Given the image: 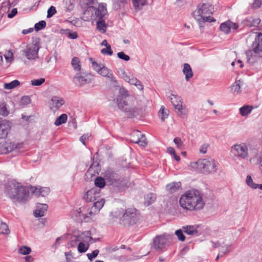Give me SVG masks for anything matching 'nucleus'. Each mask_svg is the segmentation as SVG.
<instances>
[{"label":"nucleus","mask_w":262,"mask_h":262,"mask_svg":"<svg viewBox=\"0 0 262 262\" xmlns=\"http://www.w3.org/2000/svg\"><path fill=\"white\" fill-rule=\"evenodd\" d=\"M10 232L7 225L3 222L0 223V234H8Z\"/></svg>","instance_id":"nucleus-41"},{"label":"nucleus","mask_w":262,"mask_h":262,"mask_svg":"<svg viewBox=\"0 0 262 262\" xmlns=\"http://www.w3.org/2000/svg\"><path fill=\"white\" fill-rule=\"evenodd\" d=\"M39 48V42H36L31 46L27 47L26 50L23 51V55L29 60L35 59L38 57Z\"/></svg>","instance_id":"nucleus-11"},{"label":"nucleus","mask_w":262,"mask_h":262,"mask_svg":"<svg viewBox=\"0 0 262 262\" xmlns=\"http://www.w3.org/2000/svg\"><path fill=\"white\" fill-rule=\"evenodd\" d=\"M84 233L81 234V235H75L71 237L70 241L69 243V245L71 247H74L77 245L78 244V243L81 241H84V242H88L87 239H84Z\"/></svg>","instance_id":"nucleus-22"},{"label":"nucleus","mask_w":262,"mask_h":262,"mask_svg":"<svg viewBox=\"0 0 262 262\" xmlns=\"http://www.w3.org/2000/svg\"><path fill=\"white\" fill-rule=\"evenodd\" d=\"M84 239H87L88 242H84V241H81L78 244L77 250L80 253H84L85 252L89 249L90 246V244L92 243L93 242V238L92 237L88 235H84Z\"/></svg>","instance_id":"nucleus-16"},{"label":"nucleus","mask_w":262,"mask_h":262,"mask_svg":"<svg viewBox=\"0 0 262 262\" xmlns=\"http://www.w3.org/2000/svg\"><path fill=\"white\" fill-rule=\"evenodd\" d=\"M247 184L253 189H256V184L253 183L252 178L250 176H248L246 178Z\"/></svg>","instance_id":"nucleus-51"},{"label":"nucleus","mask_w":262,"mask_h":262,"mask_svg":"<svg viewBox=\"0 0 262 262\" xmlns=\"http://www.w3.org/2000/svg\"><path fill=\"white\" fill-rule=\"evenodd\" d=\"M183 232H184V231L182 228L177 230L175 231V234L177 235L178 239L181 242L185 241L186 239V237L183 234Z\"/></svg>","instance_id":"nucleus-42"},{"label":"nucleus","mask_w":262,"mask_h":262,"mask_svg":"<svg viewBox=\"0 0 262 262\" xmlns=\"http://www.w3.org/2000/svg\"><path fill=\"white\" fill-rule=\"evenodd\" d=\"M100 189L93 187L88 190L83 196V200L86 202H95L99 199Z\"/></svg>","instance_id":"nucleus-13"},{"label":"nucleus","mask_w":262,"mask_h":262,"mask_svg":"<svg viewBox=\"0 0 262 262\" xmlns=\"http://www.w3.org/2000/svg\"><path fill=\"white\" fill-rule=\"evenodd\" d=\"M181 187V182H172L167 184L166 186L167 191L171 193H174L180 189Z\"/></svg>","instance_id":"nucleus-23"},{"label":"nucleus","mask_w":262,"mask_h":262,"mask_svg":"<svg viewBox=\"0 0 262 262\" xmlns=\"http://www.w3.org/2000/svg\"><path fill=\"white\" fill-rule=\"evenodd\" d=\"M174 143L177 145L178 148H181L183 146V142L179 137H176L173 139Z\"/></svg>","instance_id":"nucleus-58"},{"label":"nucleus","mask_w":262,"mask_h":262,"mask_svg":"<svg viewBox=\"0 0 262 262\" xmlns=\"http://www.w3.org/2000/svg\"><path fill=\"white\" fill-rule=\"evenodd\" d=\"M104 177L110 184L114 186H118L121 182V178L113 169L108 168L104 172Z\"/></svg>","instance_id":"nucleus-10"},{"label":"nucleus","mask_w":262,"mask_h":262,"mask_svg":"<svg viewBox=\"0 0 262 262\" xmlns=\"http://www.w3.org/2000/svg\"><path fill=\"white\" fill-rule=\"evenodd\" d=\"M10 6V4L9 3V1L6 2H3L1 7V10L3 11L4 12H6L9 11L10 9H9V7Z\"/></svg>","instance_id":"nucleus-54"},{"label":"nucleus","mask_w":262,"mask_h":262,"mask_svg":"<svg viewBox=\"0 0 262 262\" xmlns=\"http://www.w3.org/2000/svg\"><path fill=\"white\" fill-rule=\"evenodd\" d=\"M128 82L131 84L136 85L139 90H143V85L142 82L136 78H130Z\"/></svg>","instance_id":"nucleus-37"},{"label":"nucleus","mask_w":262,"mask_h":262,"mask_svg":"<svg viewBox=\"0 0 262 262\" xmlns=\"http://www.w3.org/2000/svg\"><path fill=\"white\" fill-rule=\"evenodd\" d=\"M231 149L236 152L238 157L243 159H247L248 157V147L245 143L235 144L231 147Z\"/></svg>","instance_id":"nucleus-12"},{"label":"nucleus","mask_w":262,"mask_h":262,"mask_svg":"<svg viewBox=\"0 0 262 262\" xmlns=\"http://www.w3.org/2000/svg\"><path fill=\"white\" fill-rule=\"evenodd\" d=\"M10 128L9 122L6 120L0 121V139L5 138Z\"/></svg>","instance_id":"nucleus-18"},{"label":"nucleus","mask_w":262,"mask_h":262,"mask_svg":"<svg viewBox=\"0 0 262 262\" xmlns=\"http://www.w3.org/2000/svg\"><path fill=\"white\" fill-rule=\"evenodd\" d=\"M127 4V0H113V7L115 10L125 9Z\"/></svg>","instance_id":"nucleus-21"},{"label":"nucleus","mask_w":262,"mask_h":262,"mask_svg":"<svg viewBox=\"0 0 262 262\" xmlns=\"http://www.w3.org/2000/svg\"><path fill=\"white\" fill-rule=\"evenodd\" d=\"M139 214L135 208L125 209L123 215L119 219V223L123 226H131L138 223Z\"/></svg>","instance_id":"nucleus-7"},{"label":"nucleus","mask_w":262,"mask_h":262,"mask_svg":"<svg viewBox=\"0 0 262 262\" xmlns=\"http://www.w3.org/2000/svg\"><path fill=\"white\" fill-rule=\"evenodd\" d=\"M117 56L119 58L126 61H127L130 59V57L128 55H126L123 52H120L118 53Z\"/></svg>","instance_id":"nucleus-52"},{"label":"nucleus","mask_w":262,"mask_h":262,"mask_svg":"<svg viewBox=\"0 0 262 262\" xmlns=\"http://www.w3.org/2000/svg\"><path fill=\"white\" fill-rule=\"evenodd\" d=\"M48 206L45 204H39L37 209L34 211L35 217H42L44 215L45 211L47 210Z\"/></svg>","instance_id":"nucleus-24"},{"label":"nucleus","mask_w":262,"mask_h":262,"mask_svg":"<svg viewBox=\"0 0 262 262\" xmlns=\"http://www.w3.org/2000/svg\"><path fill=\"white\" fill-rule=\"evenodd\" d=\"M241 81L239 80L235 81V82L232 84L230 87L232 93L237 94L241 93Z\"/></svg>","instance_id":"nucleus-29"},{"label":"nucleus","mask_w":262,"mask_h":262,"mask_svg":"<svg viewBox=\"0 0 262 262\" xmlns=\"http://www.w3.org/2000/svg\"><path fill=\"white\" fill-rule=\"evenodd\" d=\"M0 114L4 116H7L9 114V112L8 111L6 104L2 105L0 107Z\"/></svg>","instance_id":"nucleus-55"},{"label":"nucleus","mask_w":262,"mask_h":262,"mask_svg":"<svg viewBox=\"0 0 262 262\" xmlns=\"http://www.w3.org/2000/svg\"><path fill=\"white\" fill-rule=\"evenodd\" d=\"M213 12L214 7L212 5L203 3L198 5L193 14L194 18L198 22L200 27H203L202 23L215 21V19L210 16Z\"/></svg>","instance_id":"nucleus-4"},{"label":"nucleus","mask_w":262,"mask_h":262,"mask_svg":"<svg viewBox=\"0 0 262 262\" xmlns=\"http://www.w3.org/2000/svg\"><path fill=\"white\" fill-rule=\"evenodd\" d=\"M95 185L96 187L99 188H103L105 185L104 179L101 177H98L95 180Z\"/></svg>","instance_id":"nucleus-39"},{"label":"nucleus","mask_w":262,"mask_h":262,"mask_svg":"<svg viewBox=\"0 0 262 262\" xmlns=\"http://www.w3.org/2000/svg\"><path fill=\"white\" fill-rule=\"evenodd\" d=\"M147 3V0H133V4L135 9L140 10Z\"/></svg>","instance_id":"nucleus-34"},{"label":"nucleus","mask_w":262,"mask_h":262,"mask_svg":"<svg viewBox=\"0 0 262 262\" xmlns=\"http://www.w3.org/2000/svg\"><path fill=\"white\" fill-rule=\"evenodd\" d=\"M57 11L56 8L54 6H51L48 10L47 12V18H50L52 17L55 13H56Z\"/></svg>","instance_id":"nucleus-48"},{"label":"nucleus","mask_w":262,"mask_h":262,"mask_svg":"<svg viewBox=\"0 0 262 262\" xmlns=\"http://www.w3.org/2000/svg\"><path fill=\"white\" fill-rule=\"evenodd\" d=\"M45 81V79L43 78H41L37 79H34L31 80V84L32 85H35V86H40L42 83H43Z\"/></svg>","instance_id":"nucleus-47"},{"label":"nucleus","mask_w":262,"mask_h":262,"mask_svg":"<svg viewBox=\"0 0 262 262\" xmlns=\"http://www.w3.org/2000/svg\"><path fill=\"white\" fill-rule=\"evenodd\" d=\"M65 101L62 98L54 96L52 97L50 102H49L50 109L54 111H56L59 110V108L63 105Z\"/></svg>","instance_id":"nucleus-17"},{"label":"nucleus","mask_w":262,"mask_h":262,"mask_svg":"<svg viewBox=\"0 0 262 262\" xmlns=\"http://www.w3.org/2000/svg\"><path fill=\"white\" fill-rule=\"evenodd\" d=\"M122 77L123 78V79L128 82L130 80V77L127 75V74L125 73V71H123V73H122Z\"/></svg>","instance_id":"nucleus-64"},{"label":"nucleus","mask_w":262,"mask_h":262,"mask_svg":"<svg viewBox=\"0 0 262 262\" xmlns=\"http://www.w3.org/2000/svg\"><path fill=\"white\" fill-rule=\"evenodd\" d=\"M117 102L119 110L124 112L129 118H135L145 111L146 105H135L136 101L134 97H126L124 95L118 96Z\"/></svg>","instance_id":"nucleus-1"},{"label":"nucleus","mask_w":262,"mask_h":262,"mask_svg":"<svg viewBox=\"0 0 262 262\" xmlns=\"http://www.w3.org/2000/svg\"><path fill=\"white\" fill-rule=\"evenodd\" d=\"M208 146H209L208 144H204L200 148V149H199L200 152L203 154H206L207 152Z\"/></svg>","instance_id":"nucleus-59"},{"label":"nucleus","mask_w":262,"mask_h":262,"mask_svg":"<svg viewBox=\"0 0 262 262\" xmlns=\"http://www.w3.org/2000/svg\"><path fill=\"white\" fill-rule=\"evenodd\" d=\"M156 199V195L153 193H149L144 196V204L149 206L152 204Z\"/></svg>","instance_id":"nucleus-28"},{"label":"nucleus","mask_w":262,"mask_h":262,"mask_svg":"<svg viewBox=\"0 0 262 262\" xmlns=\"http://www.w3.org/2000/svg\"><path fill=\"white\" fill-rule=\"evenodd\" d=\"M71 64L75 71L80 72L81 70L80 61L79 58L74 57L71 61Z\"/></svg>","instance_id":"nucleus-30"},{"label":"nucleus","mask_w":262,"mask_h":262,"mask_svg":"<svg viewBox=\"0 0 262 262\" xmlns=\"http://www.w3.org/2000/svg\"><path fill=\"white\" fill-rule=\"evenodd\" d=\"M230 24H231L230 20L221 24L220 25L221 30L226 34H228L230 32Z\"/></svg>","instance_id":"nucleus-38"},{"label":"nucleus","mask_w":262,"mask_h":262,"mask_svg":"<svg viewBox=\"0 0 262 262\" xmlns=\"http://www.w3.org/2000/svg\"><path fill=\"white\" fill-rule=\"evenodd\" d=\"M19 0H9V3L10 4V6L9 7V9H10L12 7H13L16 5Z\"/></svg>","instance_id":"nucleus-63"},{"label":"nucleus","mask_w":262,"mask_h":262,"mask_svg":"<svg viewBox=\"0 0 262 262\" xmlns=\"http://www.w3.org/2000/svg\"><path fill=\"white\" fill-rule=\"evenodd\" d=\"M179 202L183 208L191 211L200 210L204 206L201 194L195 189L187 191L181 196Z\"/></svg>","instance_id":"nucleus-2"},{"label":"nucleus","mask_w":262,"mask_h":262,"mask_svg":"<svg viewBox=\"0 0 262 262\" xmlns=\"http://www.w3.org/2000/svg\"><path fill=\"white\" fill-rule=\"evenodd\" d=\"M106 77L112 83L114 84L117 83V80H116L115 77L112 72H111V73Z\"/></svg>","instance_id":"nucleus-60"},{"label":"nucleus","mask_w":262,"mask_h":262,"mask_svg":"<svg viewBox=\"0 0 262 262\" xmlns=\"http://www.w3.org/2000/svg\"><path fill=\"white\" fill-rule=\"evenodd\" d=\"M197 170L203 173L209 174L216 172L218 163L213 159H200L193 164Z\"/></svg>","instance_id":"nucleus-6"},{"label":"nucleus","mask_w":262,"mask_h":262,"mask_svg":"<svg viewBox=\"0 0 262 262\" xmlns=\"http://www.w3.org/2000/svg\"><path fill=\"white\" fill-rule=\"evenodd\" d=\"M101 53L103 55H108L110 56L113 54L111 46H107L105 48L102 49L101 50Z\"/></svg>","instance_id":"nucleus-46"},{"label":"nucleus","mask_w":262,"mask_h":262,"mask_svg":"<svg viewBox=\"0 0 262 262\" xmlns=\"http://www.w3.org/2000/svg\"><path fill=\"white\" fill-rule=\"evenodd\" d=\"M46 26V22L45 20H41L35 25L34 29L36 31H38L44 29Z\"/></svg>","instance_id":"nucleus-43"},{"label":"nucleus","mask_w":262,"mask_h":262,"mask_svg":"<svg viewBox=\"0 0 262 262\" xmlns=\"http://www.w3.org/2000/svg\"><path fill=\"white\" fill-rule=\"evenodd\" d=\"M183 73L185 76V79L188 81L190 78L193 76V72L188 63H184L183 69Z\"/></svg>","instance_id":"nucleus-26"},{"label":"nucleus","mask_w":262,"mask_h":262,"mask_svg":"<svg viewBox=\"0 0 262 262\" xmlns=\"http://www.w3.org/2000/svg\"><path fill=\"white\" fill-rule=\"evenodd\" d=\"M38 192L42 196H45L49 194L50 192V188L48 187H42L40 188L38 190Z\"/></svg>","instance_id":"nucleus-57"},{"label":"nucleus","mask_w":262,"mask_h":262,"mask_svg":"<svg viewBox=\"0 0 262 262\" xmlns=\"http://www.w3.org/2000/svg\"><path fill=\"white\" fill-rule=\"evenodd\" d=\"M31 102V99L28 96H25L21 97L20 103L22 105H27Z\"/></svg>","instance_id":"nucleus-56"},{"label":"nucleus","mask_w":262,"mask_h":262,"mask_svg":"<svg viewBox=\"0 0 262 262\" xmlns=\"http://www.w3.org/2000/svg\"><path fill=\"white\" fill-rule=\"evenodd\" d=\"M20 84V82L17 80H14L10 83H5L4 85L5 89L7 90H11Z\"/></svg>","instance_id":"nucleus-36"},{"label":"nucleus","mask_w":262,"mask_h":262,"mask_svg":"<svg viewBox=\"0 0 262 262\" xmlns=\"http://www.w3.org/2000/svg\"><path fill=\"white\" fill-rule=\"evenodd\" d=\"M252 109V106L244 105L239 108V113L242 116H247L251 112Z\"/></svg>","instance_id":"nucleus-31"},{"label":"nucleus","mask_w":262,"mask_h":262,"mask_svg":"<svg viewBox=\"0 0 262 262\" xmlns=\"http://www.w3.org/2000/svg\"><path fill=\"white\" fill-rule=\"evenodd\" d=\"M99 253V250L98 249H96V250L93 251L91 253L87 254L86 255H87L90 261H92L94 258L98 256Z\"/></svg>","instance_id":"nucleus-50"},{"label":"nucleus","mask_w":262,"mask_h":262,"mask_svg":"<svg viewBox=\"0 0 262 262\" xmlns=\"http://www.w3.org/2000/svg\"><path fill=\"white\" fill-rule=\"evenodd\" d=\"M5 192L14 202L25 203L29 197V190L21 183L10 181L6 186Z\"/></svg>","instance_id":"nucleus-3"},{"label":"nucleus","mask_w":262,"mask_h":262,"mask_svg":"<svg viewBox=\"0 0 262 262\" xmlns=\"http://www.w3.org/2000/svg\"><path fill=\"white\" fill-rule=\"evenodd\" d=\"M31 252V248L27 246H23L19 249V252L23 255H27Z\"/></svg>","instance_id":"nucleus-45"},{"label":"nucleus","mask_w":262,"mask_h":262,"mask_svg":"<svg viewBox=\"0 0 262 262\" xmlns=\"http://www.w3.org/2000/svg\"><path fill=\"white\" fill-rule=\"evenodd\" d=\"M74 80H76L80 85L85 84L91 82V79L85 74H81L78 72L73 78Z\"/></svg>","instance_id":"nucleus-20"},{"label":"nucleus","mask_w":262,"mask_h":262,"mask_svg":"<svg viewBox=\"0 0 262 262\" xmlns=\"http://www.w3.org/2000/svg\"><path fill=\"white\" fill-rule=\"evenodd\" d=\"M111 72H112L110 69L104 66H103L102 69L98 73L101 76L106 77Z\"/></svg>","instance_id":"nucleus-44"},{"label":"nucleus","mask_w":262,"mask_h":262,"mask_svg":"<svg viewBox=\"0 0 262 262\" xmlns=\"http://www.w3.org/2000/svg\"><path fill=\"white\" fill-rule=\"evenodd\" d=\"M168 113L169 111L167 110H165L163 106H162L159 110V115L161 117V119L163 122L164 121L165 118L168 117Z\"/></svg>","instance_id":"nucleus-40"},{"label":"nucleus","mask_w":262,"mask_h":262,"mask_svg":"<svg viewBox=\"0 0 262 262\" xmlns=\"http://www.w3.org/2000/svg\"><path fill=\"white\" fill-rule=\"evenodd\" d=\"M68 116L66 114H62L59 116L55 120L54 124L56 126H59L63 123H64L67 121Z\"/></svg>","instance_id":"nucleus-33"},{"label":"nucleus","mask_w":262,"mask_h":262,"mask_svg":"<svg viewBox=\"0 0 262 262\" xmlns=\"http://www.w3.org/2000/svg\"><path fill=\"white\" fill-rule=\"evenodd\" d=\"M21 146V144L14 145V144H6L4 147V149L3 151V154H7L11 151L17 152L19 150V148Z\"/></svg>","instance_id":"nucleus-25"},{"label":"nucleus","mask_w":262,"mask_h":262,"mask_svg":"<svg viewBox=\"0 0 262 262\" xmlns=\"http://www.w3.org/2000/svg\"><path fill=\"white\" fill-rule=\"evenodd\" d=\"M105 201L104 199H98L94 203L93 206L88 209V213L82 214V215L85 222L89 221V218L98 213L104 205Z\"/></svg>","instance_id":"nucleus-9"},{"label":"nucleus","mask_w":262,"mask_h":262,"mask_svg":"<svg viewBox=\"0 0 262 262\" xmlns=\"http://www.w3.org/2000/svg\"><path fill=\"white\" fill-rule=\"evenodd\" d=\"M90 136L88 134H84L80 138V141L82 142L83 145L85 144V141L88 140Z\"/></svg>","instance_id":"nucleus-61"},{"label":"nucleus","mask_w":262,"mask_h":262,"mask_svg":"<svg viewBox=\"0 0 262 262\" xmlns=\"http://www.w3.org/2000/svg\"><path fill=\"white\" fill-rule=\"evenodd\" d=\"M130 140L131 142L138 144L143 147L147 145L145 136L138 130H136L132 132Z\"/></svg>","instance_id":"nucleus-14"},{"label":"nucleus","mask_w":262,"mask_h":262,"mask_svg":"<svg viewBox=\"0 0 262 262\" xmlns=\"http://www.w3.org/2000/svg\"><path fill=\"white\" fill-rule=\"evenodd\" d=\"M259 23L260 20L259 19H254L252 17L245 20V24L250 27L256 26Z\"/></svg>","instance_id":"nucleus-35"},{"label":"nucleus","mask_w":262,"mask_h":262,"mask_svg":"<svg viewBox=\"0 0 262 262\" xmlns=\"http://www.w3.org/2000/svg\"><path fill=\"white\" fill-rule=\"evenodd\" d=\"M261 5V0H254L253 3L250 4V6L252 9H256L259 8Z\"/></svg>","instance_id":"nucleus-53"},{"label":"nucleus","mask_w":262,"mask_h":262,"mask_svg":"<svg viewBox=\"0 0 262 262\" xmlns=\"http://www.w3.org/2000/svg\"><path fill=\"white\" fill-rule=\"evenodd\" d=\"M167 242V239L164 235H157L154 239L152 246L155 249L161 250L164 248Z\"/></svg>","instance_id":"nucleus-15"},{"label":"nucleus","mask_w":262,"mask_h":262,"mask_svg":"<svg viewBox=\"0 0 262 262\" xmlns=\"http://www.w3.org/2000/svg\"><path fill=\"white\" fill-rule=\"evenodd\" d=\"M182 229L184 233L190 235L197 234L198 232L196 228L193 226L187 225L183 226Z\"/></svg>","instance_id":"nucleus-27"},{"label":"nucleus","mask_w":262,"mask_h":262,"mask_svg":"<svg viewBox=\"0 0 262 262\" xmlns=\"http://www.w3.org/2000/svg\"><path fill=\"white\" fill-rule=\"evenodd\" d=\"M90 60L92 61L93 69L97 72L99 73L102 67H101V65L98 64L97 62L93 61L92 58H90Z\"/></svg>","instance_id":"nucleus-49"},{"label":"nucleus","mask_w":262,"mask_h":262,"mask_svg":"<svg viewBox=\"0 0 262 262\" xmlns=\"http://www.w3.org/2000/svg\"><path fill=\"white\" fill-rule=\"evenodd\" d=\"M17 13V10L16 8H14L12 9L11 12L8 14V17L10 18H13Z\"/></svg>","instance_id":"nucleus-62"},{"label":"nucleus","mask_w":262,"mask_h":262,"mask_svg":"<svg viewBox=\"0 0 262 262\" xmlns=\"http://www.w3.org/2000/svg\"><path fill=\"white\" fill-rule=\"evenodd\" d=\"M252 49L246 52L247 61L253 64L256 62L257 58L262 57V33H258L252 43Z\"/></svg>","instance_id":"nucleus-5"},{"label":"nucleus","mask_w":262,"mask_h":262,"mask_svg":"<svg viewBox=\"0 0 262 262\" xmlns=\"http://www.w3.org/2000/svg\"><path fill=\"white\" fill-rule=\"evenodd\" d=\"M169 97L178 115L182 118H185L187 115V110L182 105L181 97L177 95L171 94Z\"/></svg>","instance_id":"nucleus-8"},{"label":"nucleus","mask_w":262,"mask_h":262,"mask_svg":"<svg viewBox=\"0 0 262 262\" xmlns=\"http://www.w3.org/2000/svg\"><path fill=\"white\" fill-rule=\"evenodd\" d=\"M97 29L102 33H105L106 32V25L105 22L102 19H98L97 21Z\"/></svg>","instance_id":"nucleus-32"},{"label":"nucleus","mask_w":262,"mask_h":262,"mask_svg":"<svg viewBox=\"0 0 262 262\" xmlns=\"http://www.w3.org/2000/svg\"><path fill=\"white\" fill-rule=\"evenodd\" d=\"M106 4L104 3L100 4L96 11V15L98 19H103L107 14Z\"/></svg>","instance_id":"nucleus-19"}]
</instances>
